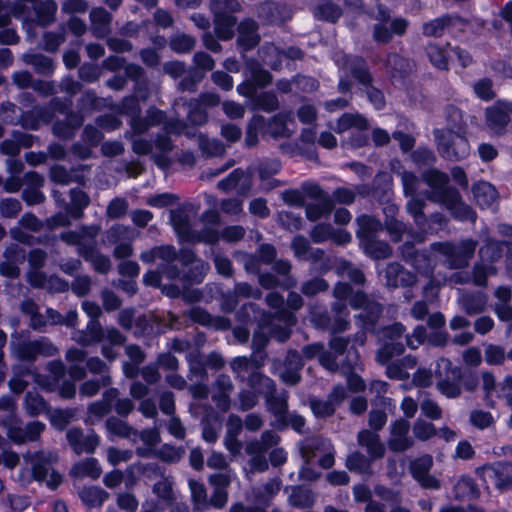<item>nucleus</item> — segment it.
Returning <instances> with one entry per match:
<instances>
[{"mask_svg":"<svg viewBox=\"0 0 512 512\" xmlns=\"http://www.w3.org/2000/svg\"><path fill=\"white\" fill-rule=\"evenodd\" d=\"M447 193L448 195L446 197L435 199L437 201H443L455 217L473 221L475 219L474 212L461 201L458 193L455 191H450Z\"/></svg>","mask_w":512,"mask_h":512,"instance_id":"4468645a","label":"nucleus"},{"mask_svg":"<svg viewBox=\"0 0 512 512\" xmlns=\"http://www.w3.org/2000/svg\"><path fill=\"white\" fill-rule=\"evenodd\" d=\"M153 491L166 504H171L172 501L175 499V494L172 488V482L167 478L159 480L154 485Z\"/></svg>","mask_w":512,"mask_h":512,"instance_id":"c9c22d12","label":"nucleus"},{"mask_svg":"<svg viewBox=\"0 0 512 512\" xmlns=\"http://www.w3.org/2000/svg\"><path fill=\"white\" fill-rule=\"evenodd\" d=\"M421 411L427 418L432 420L440 419L442 416L441 408L434 401L427 399L421 403Z\"/></svg>","mask_w":512,"mask_h":512,"instance_id":"3c124183","label":"nucleus"},{"mask_svg":"<svg viewBox=\"0 0 512 512\" xmlns=\"http://www.w3.org/2000/svg\"><path fill=\"white\" fill-rule=\"evenodd\" d=\"M25 60L43 72H48L52 68L51 60L41 55H25Z\"/></svg>","mask_w":512,"mask_h":512,"instance_id":"bf43d9fd","label":"nucleus"},{"mask_svg":"<svg viewBox=\"0 0 512 512\" xmlns=\"http://www.w3.org/2000/svg\"><path fill=\"white\" fill-rule=\"evenodd\" d=\"M424 180L425 182L431 186L432 188L441 191V195L435 194L433 196V200L437 201L435 198H443L448 195L447 192H450L449 190L445 189V186L448 181L447 175L440 173L436 170L428 171L424 174Z\"/></svg>","mask_w":512,"mask_h":512,"instance_id":"393cba45","label":"nucleus"},{"mask_svg":"<svg viewBox=\"0 0 512 512\" xmlns=\"http://www.w3.org/2000/svg\"><path fill=\"white\" fill-rule=\"evenodd\" d=\"M55 348L45 342L38 341L24 345L19 351V356L24 359H31L36 354L52 355Z\"/></svg>","mask_w":512,"mask_h":512,"instance_id":"bb28decb","label":"nucleus"},{"mask_svg":"<svg viewBox=\"0 0 512 512\" xmlns=\"http://www.w3.org/2000/svg\"><path fill=\"white\" fill-rule=\"evenodd\" d=\"M80 497L86 505L98 506L108 498V494L99 487H89L80 492Z\"/></svg>","mask_w":512,"mask_h":512,"instance_id":"473e14b6","label":"nucleus"},{"mask_svg":"<svg viewBox=\"0 0 512 512\" xmlns=\"http://www.w3.org/2000/svg\"><path fill=\"white\" fill-rule=\"evenodd\" d=\"M433 464V459L429 455H425L412 463L411 471L414 478L426 488H439V481L428 474Z\"/></svg>","mask_w":512,"mask_h":512,"instance_id":"f8f14e48","label":"nucleus"},{"mask_svg":"<svg viewBox=\"0 0 512 512\" xmlns=\"http://www.w3.org/2000/svg\"><path fill=\"white\" fill-rule=\"evenodd\" d=\"M484 357L487 364L500 365L504 362L506 353L503 347L489 344L485 349Z\"/></svg>","mask_w":512,"mask_h":512,"instance_id":"58836bf2","label":"nucleus"},{"mask_svg":"<svg viewBox=\"0 0 512 512\" xmlns=\"http://www.w3.org/2000/svg\"><path fill=\"white\" fill-rule=\"evenodd\" d=\"M232 472L227 470L222 473H216L210 476L209 481L214 489H225L230 485Z\"/></svg>","mask_w":512,"mask_h":512,"instance_id":"8fccbe9b","label":"nucleus"},{"mask_svg":"<svg viewBox=\"0 0 512 512\" xmlns=\"http://www.w3.org/2000/svg\"><path fill=\"white\" fill-rule=\"evenodd\" d=\"M474 92L482 100H491L494 97L491 80L481 79L477 81L474 85Z\"/></svg>","mask_w":512,"mask_h":512,"instance_id":"49530a36","label":"nucleus"},{"mask_svg":"<svg viewBox=\"0 0 512 512\" xmlns=\"http://www.w3.org/2000/svg\"><path fill=\"white\" fill-rule=\"evenodd\" d=\"M287 360L289 365L295 367V370L281 373V378L285 383L296 384L300 379L298 369L302 366L300 356L297 352H290Z\"/></svg>","mask_w":512,"mask_h":512,"instance_id":"72a5a7b5","label":"nucleus"},{"mask_svg":"<svg viewBox=\"0 0 512 512\" xmlns=\"http://www.w3.org/2000/svg\"><path fill=\"white\" fill-rule=\"evenodd\" d=\"M194 44V39L187 35H178L171 40V48L176 52H188Z\"/></svg>","mask_w":512,"mask_h":512,"instance_id":"de8ad7c7","label":"nucleus"},{"mask_svg":"<svg viewBox=\"0 0 512 512\" xmlns=\"http://www.w3.org/2000/svg\"><path fill=\"white\" fill-rule=\"evenodd\" d=\"M314 15L317 18L333 22L339 18L340 10L330 2H323L315 8Z\"/></svg>","mask_w":512,"mask_h":512,"instance_id":"4c0bfd02","label":"nucleus"},{"mask_svg":"<svg viewBox=\"0 0 512 512\" xmlns=\"http://www.w3.org/2000/svg\"><path fill=\"white\" fill-rule=\"evenodd\" d=\"M387 275L389 278L388 285L391 286L408 285L414 281L413 275L395 264L388 267Z\"/></svg>","mask_w":512,"mask_h":512,"instance_id":"cd10ccee","label":"nucleus"},{"mask_svg":"<svg viewBox=\"0 0 512 512\" xmlns=\"http://www.w3.org/2000/svg\"><path fill=\"white\" fill-rule=\"evenodd\" d=\"M67 440L77 454L93 453L99 444V437L94 434L84 436L79 429H70Z\"/></svg>","mask_w":512,"mask_h":512,"instance_id":"ddd939ff","label":"nucleus"},{"mask_svg":"<svg viewBox=\"0 0 512 512\" xmlns=\"http://www.w3.org/2000/svg\"><path fill=\"white\" fill-rule=\"evenodd\" d=\"M44 425L40 422H32L26 427L25 433L11 429L9 435L16 442H24L26 440H35L38 435L43 431Z\"/></svg>","mask_w":512,"mask_h":512,"instance_id":"2f4dec72","label":"nucleus"},{"mask_svg":"<svg viewBox=\"0 0 512 512\" xmlns=\"http://www.w3.org/2000/svg\"><path fill=\"white\" fill-rule=\"evenodd\" d=\"M240 45L246 48H252L259 42V35L257 34V25L252 20H245L239 25Z\"/></svg>","mask_w":512,"mask_h":512,"instance_id":"a211bd4d","label":"nucleus"},{"mask_svg":"<svg viewBox=\"0 0 512 512\" xmlns=\"http://www.w3.org/2000/svg\"><path fill=\"white\" fill-rule=\"evenodd\" d=\"M332 202L330 200H323L318 204H311L307 207L306 213L310 220H317L324 214L330 213L332 210Z\"/></svg>","mask_w":512,"mask_h":512,"instance_id":"37998d69","label":"nucleus"},{"mask_svg":"<svg viewBox=\"0 0 512 512\" xmlns=\"http://www.w3.org/2000/svg\"><path fill=\"white\" fill-rule=\"evenodd\" d=\"M25 408L30 415H38L46 410V403L38 394L28 393Z\"/></svg>","mask_w":512,"mask_h":512,"instance_id":"ea45409f","label":"nucleus"},{"mask_svg":"<svg viewBox=\"0 0 512 512\" xmlns=\"http://www.w3.org/2000/svg\"><path fill=\"white\" fill-rule=\"evenodd\" d=\"M427 55L431 63L438 69H447L451 59V47L442 49L441 47L430 44L427 47Z\"/></svg>","mask_w":512,"mask_h":512,"instance_id":"b1692460","label":"nucleus"},{"mask_svg":"<svg viewBox=\"0 0 512 512\" xmlns=\"http://www.w3.org/2000/svg\"><path fill=\"white\" fill-rule=\"evenodd\" d=\"M101 468L98 464V461L94 458H89L84 461H81L74 465L72 469V473L76 477H91L93 479H97L101 475Z\"/></svg>","mask_w":512,"mask_h":512,"instance_id":"4be33fe9","label":"nucleus"},{"mask_svg":"<svg viewBox=\"0 0 512 512\" xmlns=\"http://www.w3.org/2000/svg\"><path fill=\"white\" fill-rule=\"evenodd\" d=\"M131 456H132V453L130 451L119 450L114 447H110L107 451L108 461L112 465H117L121 462H126V461L130 460Z\"/></svg>","mask_w":512,"mask_h":512,"instance_id":"6e6d98bb","label":"nucleus"},{"mask_svg":"<svg viewBox=\"0 0 512 512\" xmlns=\"http://www.w3.org/2000/svg\"><path fill=\"white\" fill-rule=\"evenodd\" d=\"M437 388L446 397L454 398L460 395L461 389L457 383L441 380L437 383Z\"/></svg>","mask_w":512,"mask_h":512,"instance_id":"5fc2aeb1","label":"nucleus"},{"mask_svg":"<svg viewBox=\"0 0 512 512\" xmlns=\"http://www.w3.org/2000/svg\"><path fill=\"white\" fill-rule=\"evenodd\" d=\"M375 19L378 23L373 29V38L377 42L386 43L391 40L393 35H402L407 28L406 20L402 18L390 19L386 10L378 8Z\"/></svg>","mask_w":512,"mask_h":512,"instance_id":"423d86ee","label":"nucleus"},{"mask_svg":"<svg viewBox=\"0 0 512 512\" xmlns=\"http://www.w3.org/2000/svg\"><path fill=\"white\" fill-rule=\"evenodd\" d=\"M433 247L440 253L448 256L454 267H460L466 263L467 259L473 256L476 243L473 240H465L459 246L450 243H436Z\"/></svg>","mask_w":512,"mask_h":512,"instance_id":"6e6552de","label":"nucleus"},{"mask_svg":"<svg viewBox=\"0 0 512 512\" xmlns=\"http://www.w3.org/2000/svg\"><path fill=\"white\" fill-rule=\"evenodd\" d=\"M328 285L322 279H314L307 283H305L302 287V292L305 295L311 296L316 294L317 292L326 290Z\"/></svg>","mask_w":512,"mask_h":512,"instance_id":"e2e57ef3","label":"nucleus"},{"mask_svg":"<svg viewBox=\"0 0 512 512\" xmlns=\"http://www.w3.org/2000/svg\"><path fill=\"white\" fill-rule=\"evenodd\" d=\"M438 150L443 157L449 160H460L468 156L470 147L468 141L461 134L451 129L435 131Z\"/></svg>","mask_w":512,"mask_h":512,"instance_id":"7ed1b4c3","label":"nucleus"},{"mask_svg":"<svg viewBox=\"0 0 512 512\" xmlns=\"http://www.w3.org/2000/svg\"><path fill=\"white\" fill-rule=\"evenodd\" d=\"M311 237L315 242H323L326 240H332L337 244H346L351 241V235L344 231H334L329 225H318L312 232Z\"/></svg>","mask_w":512,"mask_h":512,"instance_id":"2eb2a0df","label":"nucleus"},{"mask_svg":"<svg viewBox=\"0 0 512 512\" xmlns=\"http://www.w3.org/2000/svg\"><path fill=\"white\" fill-rule=\"evenodd\" d=\"M366 252L374 258H385L390 255L389 246L382 241L370 240L365 244Z\"/></svg>","mask_w":512,"mask_h":512,"instance_id":"79ce46f5","label":"nucleus"},{"mask_svg":"<svg viewBox=\"0 0 512 512\" xmlns=\"http://www.w3.org/2000/svg\"><path fill=\"white\" fill-rule=\"evenodd\" d=\"M455 491L458 497L474 496L476 494L475 486L472 480L468 478L460 479L455 485Z\"/></svg>","mask_w":512,"mask_h":512,"instance_id":"4d7b16f0","label":"nucleus"},{"mask_svg":"<svg viewBox=\"0 0 512 512\" xmlns=\"http://www.w3.org/2000/svg\"><path fill=\"white\" fill-rule=\"evenodd\" d=\"M176 252L171 246L157 247L150 251L143 252L141 259L144 262L150 263L157 259H162L166 262H170L175 259Z\"/></svg>","mask_w":512,"mask_h":512,"instance_id":"c85d7f7f","label":"nucleus"},{"mask_svg":"<svg viewBox=\"0 0 512 512\" xmlns=\"http://www.w3.org/2000/svg\"><path fill=\"white\" fill-rule=\"evenodd\" d=\"M460 303L468 314H477L484 311L487 299L484 294L478 293L463 296Z\"/></svg>","mask_w":512,"mask_h":512,"instance_id":"a878e982","label":"nucleus"},{"mask_svg":"<svg viewBox=\"0 0 512 512\" xmlns=\"http://www.w3.org/2000/svg\"><path fill=\"white\" fill-rule=\"evenodd\" d=\"M98 231L96 227L83 228L80 232L63 233L62 239L69 244L78 245L80 254L91 261L95 270L106 272L110 268L109 259L103 255L96 254L91 245Z\"/></svg>","mask_w":512,"mask_h":512,"instance_id":"f257e3e1","label":"nucleus"},{"mask_svg":"<svg viewBox=\"0 0 512 512\" xmlns=\"http://www.w3.org/2000/svg\"><path fill=\"white\" fill-rule=\"evenodd\" d=\"M217 388L219 393L215 394V398H219V406L226 410L229 407L228 396L232 391V383L227 376H221L217 380Z\"/></svg>","mask_w":512,"mask_h":512,"instance_id":"f704fd0d","label":"nucleus"},{"mask_svg":"<svg viewBox=\"0 0 512 512\" xmlns=\"http://www.w3.org/2000/svg\"><path fill=\"white\" fill-rule=\"evenodd\" d=\"M413 435L420 441H427L437 435V429L431 422L417 419L412 426Z\"/></svg>","mask_w":512,"mask_h":512,"instance_id":"7c9ffc66","label":"nucleus"},{"mask_svg":"<svg viewBox=\"0 0 512 512\" xmlns=\"http://www.w3.org/2000/svg\"><path fill=\"white\" fill-rule=\"evenodd\" d=\"M128 209V203L124 199L116 198L110 202L107 207V215L110 218H119L125 215Z\"/></svg>","mask_w":512,"mask_h":512,"instance_id":"09e8293b","label":"nucleus"},{"mask_svg":"<svg viewBox=\"0 0 512 512\" xmlns=\"http://www.w3.org/2000/svg\"><path fill=\"white\" fill-rule=\"evenodd\" d=\"M287 116H275L269 124H266L262 116H254L249 122L245 142L248 146H253L258 141L259 133L269 134L274 138L289 136L291 129Z\"/></svg>","mask_w":512,"mask_h":512,"instance_id":"f03ea898","label":"nucleus"},{"mask_svg":"<svg viewBox=\"0 0 512 512\" xmlns=\"http://www.w3.org/2000/svg\"><path fill=\"white\" fill-rule=\"evenodd\" d=\"M311 409L317 417H327L334 413L335 406L331 400H313L311 401Z\"/></svg>","mask_w":512,"mask_h":512,"instance_id":"a18cd8bd","label":"nucleus"},{"mask_svg":"<svg viewBox=\"0 0 512 512\" xmlns=\"http://www.w3.org/2000/svg\"><path fill=\"white\" fill-rule=\"evenodd\" d=\"M106 427L108 431L115 436L129 437L131 433V429L128 427V425L116 418L108 419L106 422Z\"/></svg>","mask_w":512,"mask_h":512,"instance_id":"c03bdc74","label":"nucleus"},{"mask_svg":"<svg viewBox=\"0 0 512 512\" xmlns=\"http://www.w3.org/2000/svg\"><path fill=\"white\" fill-rule=\"evenodd\" d=\"M108 383L109 378L106 376L102 378L101 384L96 381H87L81 386L80 393L85 396H93L99 391L100 386H105Z\"/></svg>","mask_w":512,"mask_h":512,"instance_id":"0e129e2a","label":"nucleus"},{"mask_svg":"<svg viewBox=\"0 0 512 512\" xmlns=\"http://www.w3.org/2000/svg\"><path fill=\"white\" fill-rule=\"evenodd\" d=\"M323 350V346L320 344H312L308 345L303 349V354L306 358H313L316 355H320L319 361L321 365L330 371H336L338 369V364L335 362L334 357L329 354H320Z\"/></svg>","mask_w":512,"mask_h":512,"instance_id":"412c9836","label":"nucleus"},{"mask_svg":"<svg viewBox=\"0 0 512 512\" xmlns=\"http://www.w3.org/2000/svg\"><path fill=\"white\" fill-rule=\"evenodd\" d=\"M244 176L239 170L233 171L226 179L218 183V187L223 191H229L237 186L238 181Z\"/></svg>","mask_w":512,"mask_h":512,"instance_id":"680f3d73","label":"nucleus"},{"mask_svg":"<svg viewBox=\"0 0 512 512\" xmlns=\"http://www.w3.org/2000/svg\"><path fill=\"white\" fill-rule=\"evenodd\" d=\"M367 460L366 458L356 452V453H352L348 458H347V467L350 469V470H355V471H364L366 468H367Z\"/></svg>","mask_w":512,"mask_h":512,"instance_id":"052dcab7","label":"nucleus"},{"mask_svg":"<svg viewBox=\"0 0 512 512\" xmlns=\"http://www.w3.org/2000/svg\"><path fill=\"white\" fill-rule=\"evenodd\" d=\"M57 461V455L51 452H39L30 459L33 476L36 480L46 483L50 488H56L62 481L61 475L51 464Z\"/></svg>","mask_w":512,"mask_h":512,"instance_id":"39448f33","label":"nucleus"},{"mask_svg":"<svg viewBox=\"0 0 512 512\" xmlns=\"http://www.w3.org/2000/svg\"><path fill=\"white\" fill-rule=\"evenodd\" d=\"M451 20L447 17L438 18L423 25V33L426 36H441Z\"/></svg>","mask_w":512,"mask_h":512,"instance_id":"e433bc0d","label":"nucleus"},{"mask_svg":"<svg viewBox=\"0 0 512 512\" xmlns=\"http://www.w3.org/2000/svg\"><path fill=\"white\" fill-rule=\"evenodd\" d=\"M474 198L482 208L494 209L498 194L496 189L488 182H479L473 187Z\"/></svg>","mask_w":512,"mask_h":512,"instance_id":"dca6fc26","label":"nucleus"},{"mask_svg":"<svg viewBox=\"0 0 512 512\" xmlns=\"http://www.w3.org/2000/svg\"><path fill=\"white\" fill-rule=\"evenodd\" d=\"M149 120H142L139 118H132L131 127L135 133H144L150 126L155 125L162 121L163 114L156 109H150L148 112Z\"/></svg>","mask_w":512,"mask_h":512,"instance_id":"c756f323","label":"nucleus"},{"mask_svg":"<svg viewBox=\"0 0 512 512\" xmlns=\"http://www.w3.org/2000/svg\"><path fill=\"white\" fill-rule=\"evenodd\" d=\"M171 222L177 233L183 238H189V224L187 216L180 211L172 212Z\"/></svg>","mask_w":512,"mask_h":512,"instance_id":"a19ab883","label":"nucleus"},{"mask_svg":"<svg viewBox=\"0 0 512 512\" xmlns=\"http://www.w3.org/2000/svg\"><path fill=\"white\" fill-rule=\"evenodd\" d=\"M342 67L343 69L350 71L354 77L363 84H368L371 80L370 75L361 59H351L344 55L342 57Z\"/></svg>","mask_w":512,"mask_h":512,"instance_id":"aec40b11","label":"nucleus"},{"mask_svg":"<svg viewBox=\"0 0 512 512\" xmlns=\"http://www.w3.org/2000/svg\"><path fill=\"white\" fill-rule=\"evenodd\" d=\"M492 274H495V269L492 266L477 265L474 268L473 281L476 285L484 286L486 285V277Z\"/></svg>","mask_w":512,"mask_h":512,"instance_id":"603ef678","label":"nucleus"},{"mask_svg":"<svg viewBox=\"0 0 512 512\" xmlns=\"http://www.w3.org/2000/svg\"><path fill=\"white\" fill-rule=\"evenodd\" d=\"M416 366L413 357L407 356L399 362L388 365L386 373L391 379L402 380L409 377V370Z\"/></svg>","mask_w":512,"mask_h":512,"instance_id":"6ab92c4d","label":"nucleus"},{"mask_svg":"<svg viewBox=\"0 0 512 512\" xmlns=\"http://www.w3.org/2000/svg\"><path fill=\"white\" fill-rule=\"evenodd\" d=\"M222 108L226 116L231 119L241 118L245 113L244 106L234 101L224 102Z\"/></svg>","mask_w":512,"mask_h":512,"instance_id":"13d9d810","label":"nucleus"},{"mask_svg":"<svg viewBox=\"0 0 512 512\" xmlns=\"http://www.w3.org/2000/svg\"><path fill=\"white\" fill-rule=\"evenodd\" d=\"M426 338V331L423 326L415 328L413 334L407 337V345L413 349L417 348L424 342Z\"/></svg>","mask_w":512,"mask_h":512,"instance_id":"774afa93","label":"nucleus"},{"mask_svg":"<svg viewBox=\"0 0 512 512\" xmlns=\"http://www.w3.org/2000/svg\"><path fill=\"white\" fill-rule=\"evenodd\" d=\"M21 205L15 199H6L1 202V213L6 217H13L19 213Z\"/></svg>","mask_w":512,"mask_h":512,"instance_id":"69168bd1","label":"nucleus"},{"mask_svg":"<svg viewBox=\"0 0 512 512\" xmlns=\"http://www.w3.org/2000/svg\"><path fill=\"white\" fill-rule=\"evenodd\" d=\"M470 420L474 426L484 429L492 424L493 417L488 412L474 411L471 413Z\"/></svg>","mask_w":512,"mask_h":512,"instance_id":"864d4df0","label":"nucleus"},{"mask_svg":"<svg viewBox=\"0 0 512 512\" xmlns=\"http://www.w3.org/2000/svg\"><path fill=\"white\" fill-rule=\"evenodd\" d=\"M117 502L118 506L121 509L126 510L128 512H134L138 507V502L136 498L129 493L119 495Z\"/></svg>","mask_w":512,"mask_h":512,"instance_id":"338daca9","label":"nucleus"},{"mask_svg":"<svg viewBox=\"0 0 512 512\" xmlns=\"http://www.w3.org/2000/svg\"><path fill=\"white\" fill-rule=\"evenodd\" d=\"M252 387L258 393L265 394L269 410L277 417H282L287 411L285 395L273 396L274 383L271 379L260 374H254L251 378Z\"/></svg>","mask_w":512,"mask_h":512,"instance_id":"0eeeda50","label":"nucleus"},{"mask_svg":"<svg viewBox=\"0 0 512 512\" xmlns=\"http://www.w3.org/2000/svg\"><path fill=\"white\" fill-rule=\"evenodd\" d=\"M410 424L407 420L398 419L391 424L388 447L394 452H402L413 446V439L408 436Z\"/></svg>","mask_w":512,"mask_h":512,"instance_id":"1a4fd4ad","label":"nucleus"},{"mask_svg":"<svg viewBox=\"0 0 512 512\" xmlns=\"http://www.w3.org/2000/svg\"><path fill=\"white\" fill-rule=\"evenodd\" d=\"M240 4L236 0H214L212 10L215 14V32L222 40L233 37L236 19L229 13L239 11Z\"/></svg>","mask_w":512,"mask_h":512,"instance_id":"20e7f679","label":"nucleus"},{"mask_svg":"<svg viewBox=\"0 0 512 512\" xmlns=\"http://www.w3.org/2000/svg\"><path fill=\"white\" fill-rule=\"evenodd\" d=\"M510 114H512V102L497 101L486 110L489 127L495 132H500L509 122Z\"/></svg>","mask_w":512,"mask_h":512,"instance_id":"9d476101","label":"nucleus"},{"mask_svg":"<svg viewBox=\"0 0 512 512\" xmlns=\"http://www.w3.org/2000/svg\"><path fill=\"white\" fill-rule=\"evenodd\" d=\"M350 128H357L359 130L367 129V120L359 114H344L341 116L334 130L337 133H342Z\"/></svg>","mask_w":512,"mask_h":512,"instance_id":"5701e85b","label":"nucleus"},{"mask_svg":"<svg viewBox=\"0 0 512 512\" xmlns=\"http://www.w3.org/2000/svg\"><path fill=\"white\" fill-rule=\"evenodd\" d=\"M358 443L365 447L371 459L381 458L385 453V446L378 434L369 430H362L358 434Z\"/></svg>","mask_w":512,"mask_h":512,"instance_id":"f3484780","label":"nucleus"},{"mask_svg":"<svg viewBox=\"0 0 512 512\" xmlns=\"http://www.w3.org/2000/svg\"><path fill=\"white\" fill-rule=\"evenodd\" d=\"M404 332V327L401 324H395L386 329L385 333L391 340V343H386L385 346L378 352L377 361L381 364L389 361L394 355H399L403 352L404 346L401 342L395 341Z\"/></svg>","mask_w":512,"mask_h":512,"instance_id":"9b49d317","label":"nucleus"}]
</instances>
